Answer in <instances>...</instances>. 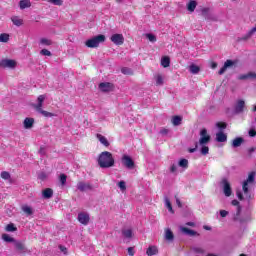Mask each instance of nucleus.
Listing matches in <instances>:
<instances>
[{"label": "nucleus", "mask_w": 256, "mask_h": 256, "mask_svg": "<svg viewBox=\"0 0 256 256\" xmlns=\"http://www.w3.org/2000/svg\"><path fill=\"white\" fill-rule=\"evenodd\" d=\"M122 235L126 237V239H131L133 237V231L131 229L122 230Z\"/></svg>", "instance_id": "nucleus-33"}, {"label": "nucleus", "mask_w": 256, "mask_h": 256, "mask_svg": "<svg viewBox=\"0 0 256 256\" xmlns=\"http://www.w3.org/2000/svg\"><path fill=\"white\" fill-rule=\"evenodd\" d=\"M146 37L149 41H151V43H155V41H157V37H155L153 34H146Z\"/></svg>", "instance_id": "nucleus-49"}, {"label": "nucleus", "mask_w": 256, "mask_h": 256, "mask_svg": "<svg viewBox=\"0 0 256 256\" xmlns=\"http://www.w3.org/2000/svg\"><path fill=\"white\" fill-rule=\"evenodd\" d=\"M0 177H2L4 181H9V183H13V180L11 179V174L7 171H2Z\"/></svg>", "instance_id": "nucleus-28"}, {"label": "nucleus", "mask_w": 256, "mask_h": 256, "mask_svg": "<svg viewBox=\"0 0 256 256\" xmlns=\"http://www.w3.org/2000/svg\"><path fill=\"white\" fill-rule=\"evenodd\" d=\"M39 153H40V155H45V148H43V147H40V149H39Z\"/></svg>", "instance_id": "nucleus-64"}, {"label": "nucleus", "mask_w": 256, "mask_h": 256, "mask_svg": "<svg viewBox=\"0 0 256 256\" xmlns=\"http://www.w3.org/2000/svg\"><path fill=\"white\" fill-rule=\"evenodd\" d=\"M98 165L101 169H109L115 165V158L109 151L102 152L98 157Z\"/></svg>", "instance_id": "nucleus-1"}, {"label": "nucleus", "mask_w": 256, "mask_h": 256, "mask_svg": "<svg viewBox=\"0 0 256 256\" xmlns=\"http://www.w3.org/2000/svg\"><path fill=\"white\" fill-rule=\"evenodd\" d=\"M201 147H202L200 150L201 155H209V147L206 145H201Z\"/></svg>", "instance_id": "nucleus-42"}, {"label": "nucleus", "mask_w": 256, "mask_h": 256, "mask_svg": "<svg viewBox=\"0 0 256 256\" xmlns=\"http://www.w3.org/2000/svg\"><path fill=\"white\" fill-rule=\"evenodd\" d=\"M216 127L218 129H220V131H223V129H227V124L226 123L218 122V123H216Z\"/></svg>", "instance_id": "nucleus-47"}, {"label": "nucleus", "mask_w": 256, "mask_h": 256, "mask_svg": "<svg viewBox=\"0 0 256 256\" xmlns=\"http://www.w3.org/2000/svg\"><path fill=\"white\" fill-rule=\"evenodd\" d=\"M19 5L20 9H27V7H31V2L29 0H21Z\"/></svg>", "instance_id": "nucleus-34"}, {"label": "nucleus", "mask_w": 256, "mask_h": 256, "mask_svg": "<svg viewBox=\"0 0 256 256\" xmlns=\"http://www.w3.org/2000/svg\"><path fill=\"white\" fill-rule=\"evenodd\" d=\"M96 137H97L98 141H100V143L102 145H104V147H109V145H110L109 140H107L105 136H103L101 134H97Z\"/></svg>", "instance_id": "nucleus-22"}, {"label": "nucleus", "mask_w": 256, "mask_h": 256, "mask_svg": "<svg viewBox=\"0 0 256 256\" xmlns=\"http://www.w3.org/2000/svg\"><path fill=\"white\" fill-rule=\"evenodd\" d=\"M181 121H183V119L180 116H174L172 119L174 127H179V125H181Z\"/></svg>", "instance_id": "nucleus-35"}, {"label": "nucleus", "mask_w": 256, "mask_h": 256, "mask_svg": "<svg viewBox=\"0 0 256 256\" xmlns=\"http://www.w3.org/2000/svg\"><path fill=\"white\" fill-rule=\"evenodd\" d=\"M189 71L190 73H192L193 75H197V73H199V71H201V68H199V66L195 65V64H191L189 66Z\"/></svg>", "instance_id": "nucleus-29"}, {"label": "nucleus", "mask_w": 256, "mask_h": 256, "mask_svg": "<svg viewBox=\"0 0 256 256\" xmlns=\"http://www.w3.org/2000/svg\"><path fill=\"white\" fill-rule=\"evenodd\" d=\"M122 164L124 165V167H126L127 169H133L135 167V162L133 161V159L128 156V155H124L122 157Z\"/></svg>", "instance_id": "nucleus-7"}, {"label": "nucleus", "mask_w": 256, "mask_h": 256, "mask_svg": "<svg viewBox=\"0 0 256 256\" xmlns=\"http://www.w3.org/2000/svg\"><path fill=\"white\" fill-rule=\"evenodd\" d=\"M165 205L170 213H173V206L171 205V201L169 198L165 197Z\"/></svg>", "instance_id": "nucleus-41"}, {"label": "nucleus", "mask_w": 256, "mask_h": 256, "mask_svg": "<svg viewBox=\"0 0 256 256\" xmlns=\"http://www.w3.org/2000/svg\"><path fill=\"white\" fill-rule=\"evenodd\" d=\"M11 21L13 25H16V27H21V25H23V19L19 18L18 16H13Z\"/></svg>", "instance_id": "nucleus-26"}, {"label": "nucleus", "mask_w": 256, "mask_h": 256, "mask_svg": "<svg viewBox=\"0 0 256 256\" xmlns=\"http://www.w3.org/2000/svg\"><path fill=\"white\" fill-rule=\"evenodd\" d=\"M208 13H209V9L207 8L202 9V15L203 17H205V19H210L211 21H215L216 20L215 17L209 15Z\"/></svg>", "instance_id": "nucleus-31"}, {"label": "nucleus", "mask_w": 256, "mask_h": 256, "mask_svg": "<svg viewBox=\"0 0 256 256\" xmlns=\"http://www.w3.org/2000/svg\"><path fill=\"white\" fill-rule=\"evenodd\" d=\"M169 133V130L168 129H162L160 130V134L161 135H167Z\"/></svg>", "instance_id": "nucleus-62"}, {"label": "nucleus", "mask_w": 256, "mask_h": 256, "mask_svg": "<svg viewBox=\"0 0 256 256\" xmlns=\"http://www.w3.org/2000/svg\"><path fill=\"white\" fill-rule=\"evenodd\" d=\"M60 251H62V253H64V255H67V248H65V246H59Z\"/></svg>", "instance_id": "nucleus-60"}, {"label": "nucleus", "mask_w": 256, "mask_h": 256, "mask_svg": "<svg viewBox=\"0 0 256 256\" xmlns=\"http://www.w3.org/2000/svg\"><path fill=\"white\" fill-rule=\"evenodd\" d=\"M128 255H130V256L135 255V250L133 249V247L128 248Z\"/></svg>", "instance_id": "nucleus-59"}, {"label": "nucleus", "mask_w": 256, "mask_h": 256, "mask_svg": "<svg viewBox=\"0 0 256 256\" xmlns=\"http://www.w3.org/2000/svg\"><path fill=\"white\" fill-rule=\"evenodd\" d=\"M23 125H24V129H32L33 125H35V119L25 118Z\"/></svg>", "instance_id": "nucleus-18"}, {"label": "nucleus", "mask_w": 256, "mask_h": 256, "mask_svg": "<svg viewBox=\"0 0 256 256\" xmlns=\"http://www.w3.org/2000/svg\"><path fill=\"white\" fill-rule=\"evenodd\" d=\"M243 138L241 137H237L232 141V147L234 149H237V147H241V145H243Z\"/></svg>", "instance_id": "nucleus-23"}, {"label": "nucleus", "mask_w": 256, "mask_h": 256, "mask_svg": "<svg viewBox=\"0 0 256 256\" xmlns=\"http://www.w3.org/2000/svg\"><path fill=\"white\" fill-rule=\"evenodd\" d=\"M22 211L26 214V215H32L33 214V208H31L28 205H24L22 206Z\"/></svg>", "instance_id": "nucleus-38"}, {"label": "nucleus", "mask_w": 256, "mask_h": 256, "mask_svg": "<svg viewBox=\"0 0 256 256\" xmlns=\"http://www.w3.org/2000/svg\"><path fill=\"white\" fill-rule=\"evenodd\" d=\"M45 101V95H40L37 98V104H34L33 107L37 113L43 115V117H55V114L43 110V102Z\"/></svg>", "instance_id": "nucleus-3"}, {"label": "nucleus", "mask_w": 256, "mask_h": 256, "mask_svg": "<svg viewBox=\"0 0 256 256\" xmlns=\"http://www.w3.org/2000/svg\"><path fill=\"white\" fill-rule=\"evenodd\" d=\"M249 136L250 137H255L256 136V131L255 129H250L249 132H248Z\"/></svg>", "instance_id": "nucleus-58"}, {"label": "nucleus", "mask_w": 256, "mask_h": 256, "mask_svg": "<svg viewBox=\"0 0 256 256\" xmlns=\"http://www.w3.org/2000/svg\"><path fill=\"white\" fill-rule=\"evenodd\" d=\"M180 231L182 233H184L185 235H189L190 237H195V235H197V232L195 230H191V229H189L187 227H183V226L180 227Z\"/></svg>", "instance_id": "nucleus-19"}, {"label": "nucleus", "mask_w": 256, "mask_h": 256, "mask_svg": "<svg viewBox=\"0 0 256 256\" xmlns=\"http://www.w3.org/2000/svg\"><path fill=\"white\" fill-rule=\"evenodd\" d=\"M197 8V2L191 0L188 4H187V9L188 11H190L191 13H193V11H195V9Z\"/></svg>", "instance_id": "nucleus-30"}, {"label": "nucleus", "mask_w": 256, "mask_h": 256, "mask_svg": "<svg viewBox=\"0 0 256 256\" xmlns=\"http://www.w3.org/2000/svg\"><path fill=\"white\" fill-rule=\"evenodd\" d=\"M77 189L83 193L85 191H92L93 186L90 183L78 182Z\"/></svg>", "instance_id": "nucleus-11"}, {"label": "nucleus", "mask_w": 256, "mask_h": 256, "mask_svg": "<svg viewBox=\"0 0 256 256\" xmlns=\"http://www.w3.org/2000/svg\"><path fill=\"white\" fill-rule=\"evenodd\" d=\"M113 85L109 82H102L99 84L100 91H103V93H109L111 91Z\"/></svg>", "instance_id": "nucleus-16"}, {"label": "nucleus", "mask_w": 256, "mask_h": 256, "mask_svg": "<svg viewBox=\"0 0 256 256\" xmlns=\"http://www.w3.org/2000/svg\"><path fill=\"white\" fill-rule=\"evenodd\" d=\"M38 179H40V181H45V179H47V173L45 172H40L38 174Z\"/></svg>", "instance_id": "nucleus-53"}, {"label": "nucleus", "mask_w": 256, "mask_h": 256, "mask_svg": "<svg viewBox=\"0 0 256 256\" xmlns=\"http://www.w3.org/2000/svg\"><path fill=\"white\" fill-rule=\"evenodd\" d=\"M60 183L61 185H65L67 183V175L65 174L60 175Z\"/></svg>", "instance_id": "nucleus-52"}, {"label": "nucleus", "mask_w": 256, "mask_h": 256, "mask_svg": "<svg viewBox=\"0 0 256 256\" xmlns=\"http://www.w3.org/2000/svg\"><path fill=\"white\" fill-rule=\"evenodd\" d=\"M178 165L179 167H183V169H187V167H189V160L183 158L178 162Z\"/></svg>", "instance_id": "nucleus-36"}, {"label": "nucleus", "mask_w": 256, "mask_h": 256, "mask_svg": "<svg viewBox=\"0 0 256 256\" xmlns=\"http://www.w3.org/2000/svg\"><path fill=\"white\" fill-rule=\"evenodd\" d=\"M165 239L166 241H173V239H175V235H173V231H171V229L169 228L165 230Z\"/></svg>", "instance_id": "nucleus-25"}, {"label": "nucleus", "mask_w": 256, "mask_h": 256, "mask_svg": "<svg viewBox=\"0 0 256 256\" xmlns=\"http://www.w3.org/2000/svg\"><path fill=\"white\" fill-rule=\"evenodd\" d=\"M239 81H246L249 79L250 81H256V73L255 72H248L247 74H240L238 76Z\"/></svg>", "instance_id": "nucleus-10"}, {"label": "nucleus", "mask_w": 256, "mask_h": 256, "mask_svg": "<svg viewBox=\"0 0 256 256\" xmlns=\"http://www.w3.org/2000/svg\"><path fill=\"white\" fill-rule=\"evenodd\" d=\"M232 205L236 208V212L238 211L239 207H241V205H239V201L238 200H232Z\"/></svg>", "instance_id": "nucleus-57"}, {"label": "nucleus", "mask_w": 256, "mask_h": 256, "mask_svg": "<svg viewBox=\"0 0 256 256\" xmlns=\"http://www.w3.org/2000/svg\"><path fill=\"white\" fill-rule=\"evenodd\" d=\"M211 141V136L207 134V129L203 128L200 131L199 145H207Z\"/></svg>", "instance_id": "nucleus-5"}, {"label": "nucleus", "mask_w": 256, "mask_h": 256, "mask_svg": "<svg viewBox=\"0 0 256 256\" xmlns=\"http://www.w3.org/2000/svg\"><path fill=\"white\" fill-rule=\"evenodd\" d=\"M40 55H44L45 57H51V51L47 50V49H42L40 51Z\"/></svg>", "instance_id": "nucleus-46"}, {"label": "nucleus", "mask_w": 256, "mask_h": 256, "mask_svg": "<svg viewBox=\"0 0 256 256\" xmlns=\"http://www.w3.org/2000/svg\"><path fill=\"white\" fill-rule=\"evenodd\" d=\"M255 181V172H251L249 175H248V178L246 181H244V183H253Z\"/></svg>", "instance_id": "nucleus-39"}, {"label": "nucleus", "mask_w": 256, "mask_h": 256, "mask_svg": "<svg viewBox=\"0 0 256 256\" xmlns=\"http://www.w3.org/2000/svg\"><path fill=\"white\" fill-rule=\"evenodd\" d=\"M219 213H220V217L222 218H225L227 217V215H229V211L227 210H220Z\"/></svg>", "instance_id": "nucleus-55"}, {"label": "nucleus", "mask_w": 256, "mask_h": 256, "mask_svg": "<svg viewBox=\"0 0 256 256\" xmlns=\"http://www.w3.org/2000/svg\"><path fill=\"white\" fill-rule=\"evenodd\" d=\"M14 246L18 253H27V247H25L23 242L14 241Z\"/></svg>", "instance_id": "nucleus-15"}, {"label": "nucleus", "mask_w": 256, "mask_h": 256, "mask_svg": "<svg viewBox=\"0 0 256 256\" xmlns=\"http://www.w3.org/2000/svg\"><path fill=\"white\" fill-rule=\"evenodd\" d=\"M121 73H123V75H131L132 71L130 68L124 67L121 69Z\"/></svg>", "instance_id": "nucleus-50"}, {"label": "nucleus", "mask_w": 256, "mask_h": 256, "mask_svg": "<svg viewBox=\"0 0 256 256\" xmlns=\"http://www.w3.org/2000/svg\"><path fill=\"white\" fill-rule=\"evenodd\" d=\"M241 206H238V210L233 216V221H237L238 223H241V225H244L245 223H251L253 221V216L251 214V210H247L242 216H241Z\"/></svg>", "instance_id": "nucleus-2"}, {"label": "nucleus", "mask_w": 256, "mask_h": 256, "mask_svg": "<svg viewBox=\"0 0 256 256\" xmlns=\"http://www.w3.org/2000/svg\"><path fill=\"white\" fill-rule=\"evenodd\" d=\"M216 141L218 143L227 142V134H225L223 131H219L218 133H216Z\"/></svg>", "instance_id": "nucleus-17"}, {"label": "nucleus", "mask_w": 256, "mask_h": 256, "mask_svg": "<svg viewBox=\"0 0 256 256\" xmlns=\"http://www.w3.org/2000/svg\"><path fill=\"white\" fill-rule=\"evenodd\" d=\"M17 62L15 60L10 59H3L0 61V67L8 68V69H15Z\"/></svg>", "instance_id": "nucleus-8"}, {"label": "nucleus", "mask_w": 256, "mask_h": 256, "mask_svg": "<svg viewBox=\"0 0 256 256\" xmlns=\"http://www.w3.org/2000/svg\"><path fill=\"white\" fill-rule=\"evenodd\" d=\"M255 34H256V24L250 31H248L247 34H245L242 37V39H243V41H247V39H251V37H253Z\"/></svg>", "instance_id": "nucleus-21"}, {"label": "nucleus", "mask_w": 256, "mask_h": 256, "mask_svg": "<svg viewBox=\"0 0 256 256\" xmlns=\"http://www.w3.org/2000/svg\"><path fill=\"white\" fill-rule=\"evenodd\" d=\"M100 43H105V35L99 34L97 36H94L91 39H88L85 42L86 47H89V49H95L99 47Z\"/></svg>", "instance_id": "nucleus-4"}, {"label": "nucleus", "mask_w": 256, "mask_h": 256, "mask_svg": "<svg viewBox=\"0 0 256 256\" xmlns=\"http://www.w3.org/2000/svg\"><path fill=\"white\" fill-rule=\"evenodd\" d=\"M89 214L82 212L78 214V221L82 225H89Z\"/></svg>", "instance_id": "nucleus-14"}, {"label": "nucleus", "mask_w": 256, "mask_h": 256, "mask_svg": "<svg viewBox=\"0 0 256 256\" xmlns=\"http://www.w3.org/2000/svg\"><path fill=\"white\" fill-rule=\"evenodd\" d=\"M156 85H163V76L161 74L156 76Z\"/></svg>", "instance_id": "nucleus-48"}, {"label": "nucleus", "mask_w": 256, "mask_h": 256, "mask_svg": "<svg viewBox=\"0 0 256 256\" xmlns=\"http://www.w3.org/2000/svg\"><path fill=\"white\" fill-rule=\"evenodd\" d=\"M110 41L114 43V45H123L125 43V38L123 34H114L111 36Z\"/></svg>", "instance_id": "nucleus-9"}, {"label": "nucleus", "mask_w": 256, "mask_h": 256, "mask_svg": "<svg viewBox=\"0 0 256 256\" xmlns=\"http://www.w3.org/2000/svg\"><path fill=\"white\" fill-rule=\"evenodd\" d=\"M170 171H171V173H175V171H177V165L173 164V165L170 167Z\"/></svg>", "instance_id": "nucleus-61"}, {"label": "nucleus", "mask_w": 256, "mask_h": 256, "mask_svg": "<svg viewBox=\"0 0 256 256\" xmlns=\"http://www.w3.org/2000/svg\"><path fill=\"white\" fill-rule=\"evenodd\" d=\"M118 187L121 189V191H125V189H127V186L125 184V181H120L118 183Z\"/></svg>", "instance_id": "nucleus-54"}, {"label": "nucleus", "mask_w": 256, "mask_h": 256, "mask_svg": "<svg viewBox=\"0 0 256 256\" xmlns=\"http://www.w3.org/2000/svg\"><path fill=\"white\" fill-rule=\"evenodd\" d=\"M42 197L43 199H51L53 197V189L46 188L42 191Z\"/></svg>", "instance_id": "nucleus-20"}, {"label": "nucleus", "mask_w": 256, "mask_h": 256, "mask_svg": "<svg viewBox=\"0 0 256 256\" xmlns=\"http://www.w3.org/2000/svg\"><path fill=\"white\" fill-rule=\"evenodd\" d=\"M49 3H52V5H57L58 7H61L63 5V0H48Z\"/></svg>", "instance_id": "nucleus-44"}, {"label": "nucleus", "mask_w": 256, "mask_h": 256, "mask_svg": "<svg viewBox=\"0 0 256 256\" xmlns=\"http://www.w3.org/2000/svg\"><path fill=\"white\" fill-rule=\"evenodd\" d=\"M193 251L194 253H198L199 255H203V253H205V250H203V248L201 247H194Z\"/></svg>", "instance_id": "nucleus-51"}, {"label": "nucleus", "mask_w": 256, "mask_h": 256, "mask_svg": "<svg viewBox=\"0 0 256 256\" xmlns=\"http://www.w3.org/2000/svg\"><path fill=\"white\" fill-rule=\"evenodd\" d=\"M2 239H3V241H5L6 243H15V238L10 237L9 234H3V235H2Z\"/></svg>", "instance_id": "nucleus-37"}, {"label": "nucleus", "mask_w": 256, "mask_h": 256, "mask_svg": "<svg viewBox=\"0 0 256 256\" xmlns=\"http://www.w3.org/2000/svg\"><path fill=\"white\" fill-rule=\"evenodd\" d=\"M251 153H255V147H251L248 149V155H251Z\"/></svg>", "instance_id": "nucleus-63"}, {"label": "nucleus", "mask_w": 256, "mask_h": 256, "mask_svg": "<svg viewBox=\"0 0 256 256\" xmlns=\"http://www.w3.org/2000/svg\"><path fill=\"white\" fill-rule=\"evenodd\" d=\"M157 253H159V249H157V246H150L146 251V254L148 256L157 255Z\"/></svg>", "instance_id": "nucleus-24"}, {"label": "nucleus", "mask_w": 256, "mask_h": 256, "mask_svg": "<svg viewBox=\"0 0 256 256\" xmlns=\"http://www.w3.org/2000/svg\"><path fill=\"white\" fill-rule=\"evenodd\" d=\"M249 184H247V182H243V192H244V195L247 197V199H251V195L249 194V187H248Z\"/></svg>", "instance_id": "nucleus-32"}, {"label": "nucleus", "mask_w": 256, "mask_h": 256, "mask_svg": "<svg viewBox=\"0 0 256 256\" xmlns=\"http://www.w3.org/2000/svg\"><path fill=\"white\" fill-rule=\"evenodd\" d=\"M6 231H8L9 233H13L17 231V227H15V224L10 223L6 226Z\"/></svg>", "instance_id": "nucleus-40"}, {"label": "nucleus", "mask_w": 256, "mask_h": 256, "mask_svg": "<svg viewBox=\"0 0 256 256\" xmlns=\"http://www.w3.org/2000/svg\"><path fill=\"white\" fill-rule=\"evenodd\" d=\"M41 45H46L47 47H49V45H51V40L47 39V38H42L40 40Z\"/></svg>", "instance_id": "nucleus-45"}, {"label": "nucleus", "mask_w": 256, "mask_h": 256, "mask_svg": "<svg viewBox=\"0 0 256 256\" xmlns=\"http://www.w3.org/2000/svg\"><path fill=\"white\" fill-rule=\"evenodd\" d=\"M9 41V35L8 34H1L0 35V43H7Z\"/></svg>", "instance_id": "nucleus-43"}, {"label": "nucleus", "mask_w": 256, "mask_h": 256, "mask_svg": "<svg viewBox=\"0 0 256 256\" xmlns=\"http://www.w3.org/2000/svg\"><path fill=\"white\" fill-rule=\"evenodd\" d=\"M234 65H236L235 61L226 60L223 67L219 70L218 74L223 75V73H225V71H227V69H229V67H234Z\"/></svg>", "instance_id": "nucleus-13"}, {"label": "nucleus", "mask_w": 256, "mask_h": 256, "mask_svg": "<svg viewBox=\"0 0 256 256\" xmlns=\"http://www.w3.org/2000/svg\"><path fill=\"white\" fill-rule=\"evenodd\" d=\"M161 65L164 68L169 67V65H171V59L169 58V56H164L161 59Z\"/></svg>", "instance_id": "nucleus-27"}, {"label": "nucleus", "mask_w": 256, "mask_h": 256, "mask_svg": "<svg viewBox=\"0 0 256 256\" xmlns=\"http://www.w3.org/2000/svg\"><path fill=\"white\" fill-rule=\"evenodd\" d=\"M198 147H199V143H195V147L194 148H189V153H195V151H197V149H198Z\"/></svg>", "instance_id": "nucleus-56"}, {"label": "nucleus", "mask_w": 256, "mask_h": 256, "mask_svg": "<svg viewBox=\"0 0 256 256\" xmlns=\"http://www.w3.org/2000/svg\"><path fill=\"white\" fill-rule=\"evenodd\" d=\"M221 183L223 186V193L225 197H231L233 190L231 189V184L229 183V181L224 178Z\"/></svg>", "instance_id": "nucleus-6"}, {"label": "nucleus", "mask_w": 256, "mask_h": 256, "mask_svg": "<svg viewBox=\"0 0 256 256\" xmlns=\"http://www.w3.org/2000/svg\"><path fill=\"white\" fill-rule=\"evenodd\" d=\"M234 111L237 114L243 113L245 111V100H238L234 106Z\"/></svg>", "instance_id": "nucleus-12"}]
</instances>
